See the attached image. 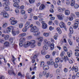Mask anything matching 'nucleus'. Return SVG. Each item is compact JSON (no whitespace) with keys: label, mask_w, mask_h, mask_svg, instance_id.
I'll list each match as a JSON object with an SVG mask.
<instances>
[{"label":"nucleus","mask_w":79,"mask_h":79,"mask_svg":"<svg viewBox=\"0 0 79 79\" xmlns=\"http://www.w3.org/2000/svg\"><path fill=\"white\" fill-rule=\"evenodd\" d=\"M49 76V77H50V78L52 77H53V75H52V74H50V73H48L46 74V78H48Z\"/></svg>","instance_id":"obj_16"},{"label":"nucleus","mask_w":79,"mask_h":79,"mask_svg":"<svg viewBox=\"0 0 79 79\" xmlns=\"http://www.w3.org/2000/svg\"><path fill=\"white\" fill-rule=\"evenodd\" d=\"M57 31L59 34H61V29H60V27H58L57 28Z\"/></svg>","instance_id":"obj_24"},{"label":"nucleus","mask_w":79,"mask_h":79,"mask_svg":"<svg viewBox=\"0 0 79 79\" xmlns=\"http://www.w3.org/2000/svg\"><path fill=\"white\" fill-rule=\"evenodd\" d=\"M35 40H31L29 42L30 45V47L31 48H33L35 47L36 45L35 44Z\"/></svg>","instance_id":"obj_2"},{"label":"nucleus","mask_w":79,"mask_h":79,"mask_svg":"<svg viewBox=\"0 0 79 79\" xmlns=\"http://www.w3.org/2000/svg\"><path fill=\"white\" fill-rule=\"evenodd\" d=\"M12 34L13 35H16V32L15 31H14V30H12Z\"/></svg>","instance_id":"obj_50"},{"label":"nucleus","mask_w":79,"mask_h":79,"mask_svg":"<svg viewBox=\"0 0 79 79\" xmlns=\"http://www.w3.org/2000/svg\"><path fill=\"white\" fill-rule=\"evenodd\" d=\"M0 42L1 43L3 44V43H4V42H5V40H4L3 39H2L0 40Z\"/></svg>","instance_id":"obj_61"},{"label":"nucleus","mask_w":79,"mask_h":79,"mask_svg":"<svg viewBox=\"0 0 79 79\" xmlns=\"http://www.w3.org/2000/svg\"><path fill=\"white\" fill-rule=\"evenodd\" d=\"M38 39L40 42H42L44 40V38L43 37H40L38 38Z\"/></svg>","instance_id":"obj_20"},{"label":"nucleus","mask_w":79,"mask_h":79,"mask_svg":"<svg viewBox=\"0 0 79 79\" xmlns=\"http://www.w3.org/2000/svg\"><path fill=\"white\" fill-rule=\"evenodd\" d=\"M7 26H8V24L6 23H4V24L3 25L2 27H7Z\"/></svg>","instance_id":"obj_40"},{"label":"nucleus","mask_w":79,"mask_h":79,"mask_svg":"<svg viewBox=\"0 0 79 79\" xmlns=\"http://www.w3.org/2000/svg\"><path fill=\"white\" fill-rule=\"evenodd\" d=\"M41 54L43 55H45L46 54V52L44 50L41 51Z\"/></svg>","instance_id":"obj_34"},{"label":"nucleus","mask_w":79,"mask_h":79,"mask_svg":"<svg viewBox=\"0 0 79 79\" xmlns=\"http://www.w3.org/2000/svg\"><path fill=\"white\" fill-rule=\"evenodd\" d=\"M5 10L6 11H9V10H10V7L6 5L5 6Z\"/></svg>","instance_id":"obj_29"},{"label":"nucleus","mask_w":79,"mask_h":79,"mask_svg":"<svg viewBox=\"0 0 79 79\" xmlns=\"http://www.w3.org/2000/svg\"><path fill=\"white\" fill-rule=\"evenodd\" d=\"M64 55V51H63L60 54V56H63Z\"/></svg>","instance_id":"obj_57"},{"label":"nucleus","mask_w":79,"mask_h":79,"mask_svg":"<svg viewBox=\"0 0 79 79\" xmlns=\"http://www.w3.org/2000/svg\"><path fill=\"white\" fill-rule=\"evenodd\" d=\"M4 47H10V43L9 42L6 41L4 43Z\"/></svg>","instance_id":"obj_12"},{"label":"nucleus","mask_w":79,"mask_h":79,"mask_svg":"<svg viewBox=\"0 0 79 79\" xmlns=\"http://www.w3.org/2000/svg\"><path fill=\"white\" fill-rule=\"evenodd\" d=\"M48 48V46L47 45H44L43 46V49L44 50H47Z\"/></svg>","instance_id":"obj_28"},{"label":"nucleus","mask_w":79,"mask_h":79,"mask_svg":"<svg viewBox=\"0 0 79 79\" xmlns=\"http://www.w3.org/2000/svg\"><path fill=\"white\" fill-rule=\"evenodd\" d=\"M69 31L71 34H73V29L72 27H70L69 28Z\"/></svg>","instance_id":"obj_27"},{"label":"nucleus","mask_w":79,"mask_h":79,"mask_svg":"<svg viewBox=\"0 0 79 79\" xmlns=\"http://www.w3.org/2000/svg\"><path fill=\"white\" fill-rule=\"evenodd\" d=\"M75 55L76 56H79V54L78 52H79V50L78 49H76L75 50Z\"/></svg>","instance_id":"obj_17"},{"label":"nucleus","mask_w":79,"mask_h":79,"mask_svg":"<svg viewBox=\"0 0 79 79\" xmlns=\"http://www.w3.org/2000/svg\"><path fill=\"white\" fill-rule=\"evenodd\" d=\"M60 58H59V57H57L55 59V62H56V63H58L59 62V61H60Z\"/></svg>","instance_id":"obj_37"},{"label":"nucleus","mask_w":79,"mask_h":79,"mask_svg":"<svg viewBox=\"0 0 79 79\" xmlns=\"http://www.w3.org/2000/svg\"><path fill=\"white\" fill-rule=\"evenodd\" d=\"M75 23L77 24H79V19H76L75 20Z\"/></svg>","instance_id":"obj_41"},{"label":"nucleus","mask_w":79,"mask_h":79,"mask_svg":"<svg viewBox=\"0 0 79 79\" xmlns=\"http://www.w3.org/2000/svg\"><path fill=\"white\" fill-rule=\"evenodd\" d=\"M21 13L22 15H24V14H25V10H21Z\"/></svg>","instance_id":"obj_55"},{"label":"nucleus","mask_w":79,"mask_h":79,"mask_svg":"<svg viewBox=\"0 0 79 79\" xmlns=\"http://www.w3.org/2000/svg\"><path fill=\"white\" fill-rule=\"evenodd\" d=\"M25 35H26V33H21L19 35V37L20 38H21V37H25Z\"/></svg>","instance_id":"obj_14"},{"label":"nucleus","mask_w":79,"mask_h":79,"mask_svg":"<svg viewBox=\"0 0 79 79\" xmlns=\"http://www.w3.org/2000/svg\"><path fill=\"white\" fill-rule=\"evenodd\" d=\"M14 3H19V0H13Z\"/></svg>","instance_id":"obj_56"},{"label":"nucleus","mask_w":79,"mask_h":79,"mask_svg":"<svg viewBox=\"0 0 79 79\" xmlns=\"http://www.w3.org/2000/svg\"><path fill=\"white\" fill-rule=\"evenodd\" d=\"M0 79H5V77L3 76H0Z\"/></svg>","instance_id":"obj_64"},{"label":"nucleus","mask_w":79,"mask_h":79,"mask_svg":"<svg viewBox=\"0 0 79 79\" xmlns=\"http://www.w3.org/2000/svg\"><path fill=\"white\" fill-rule=\"evenodd\" d=\"M1 15H3L4 18H9V15L4 11H2L1 12Z\"/></svg>","instance_id":"obj_5"},{"label":"nucleus","mask_w":79,"mask_h":79,"mask_svg":"<svg viewBox=\"0 0 79 79\" xmlns=\"http://www.w3.org/2000/svg\"><path fill=\"white\" fill-rule=\"evenodd\" d=\"M73 27L74 29H77L78 27V24L77 23H75Z\"/></svg>","instance_id":"obj_22"},{"label":"nucleus","mask_w":79,"mask_h":79,"mask_svg":"<svg viewBox=\"0 0 79 79\" xmlns=\"http://www.w3.org/2000/svg\"><path fill=\"white\" fill-rule=\"evenodd\" d=\"M72 69H78V67L77 66H76L75 67H73Z\"/></svg>","instance_id":"obj_59"},{"label":"nucleus","mask_w":79,"mask_h":79,"mask_svg":"<svg viewBox=\"0 0 79 79\" xmlns=\"http://www.w3.org/2000/svg\"><path fill=\"white\" fill-rule=\"evenodd\" d=\"M49 69V67L48 65H45L44 66V69Z\"/></svg>","instance_id":"obj_31"},{"label":"nucleus","mask_w":79,"mask_h":79,"mask_svg":"<svg viewBox=\"0 0 79 79\" xmlns=\"http://www.w3.org/2000/svg\"><path fill=\"white\" fill-rule=\"evenodd\" d=\"M75 4V0H72L71 1V3L70 4V5L72 6H73Z\"/></svg>","instance_id":"obj_21"},{"label":"nucleus","mask_w":79,"mask_h":79,"mask_svg":"<svg viewBox=\"0 0 79 79\" xmlns=\"http://www.w3.org/2000/svg\"><path fill=\"white\" fill-rule=\"evenodd\" d=\"M67 60L69 61L70 63H73V61L71 59H69L68 58H67Z\"/></svg>","instance_id":"obj_44"},{"label":"nucleus","mask_w":79,"mask_h":79,"mask_svg":"<svg viewBox=\"0 0 79 79\" xmlns=\"http://www.w3.org/2000/svg\"><path fill=\"white\" fill-rule=\"evenodd\" d=\"M32 39V36L31 35L28 36L27 37V39L29 40V39Z\"/></svg>","instance_id":"obj_62"},{"label":"nucleus","mask_w":79,"mask_h":79,"mask_svg":"<svg viewBox=\"0 0 79 79\" xmlns=\"http://www.w3.org/2000/svg\"><path fill=\"white\" fill-rule=\"evenodd\" d=\"M57 4L58 5H61V1L59 0L57 2Z\"/></svg>","instance_id":"obj_53"},{"label":"nucleus","mask_w":79,"mask_h":79,"mask_svg":"<svg viewBox=\"0 0 79 79\" xmlns=\"http://www.w3.org/2000/svg\"><path fill=\"white\" fill-rule=\"evenodd\" d=\"M18 76H21V77H23V75L21 74V73L20 72H18Z\"/></svg>","instance_id":"obj_42"},{"label":"nucleus","mask_w":79,"mask_h":79,"mask_svg":"<svg viewBox=\"0 0 79 79\" xmlns=\"http://www.w3.org/2000/svg\"><path fill=\"white\" fill-rule=\"evenodd\" d=\"M30 46L29 44V41H28L27 42H25L23 45V47L25 48H27Z\"/></svg>","instance_id":"obj_11"},{"label":"nucleus","mask_w":79,"mask_h":79,"mask_svg":"<svg viewBox=\"0 0 79 79\" xmlns=\"http://www.w3.org/2000/svg\"><path fill=\"white\" fill-rule=\"evenodd\" d=\"M28 13H32V9L31 8H29L27 10Z\"/></svg>","instance_id":"obj_33"},{"label":"nucleus","mask_w":79,"mask_h":79,"mask_svg":"<svg viewBox=\"0 0 79 79\" xmlns=\"http://www.w3.org/2000/svg\"><path fill=\"white\" fill-rule=\"evenodd\" d=\"M67 18H68V19H69V21H73V17H67Z\"/></svg>","instance_id":"obj_32"},{"label":"nucleus","mask_w":79,"mask_h":79,"mask_svg":"<svg viewBox=\"0 0 79 79\" xmlns=\"http://www.w3.org/2000/svg\"><path fill=\"white\" fill-rule=\"evenodd\" d=\"M19 6V5L18 3H15L14 4V7H18Z\"/></svg>","instance_id":"obj_23"},{"label":"nucleus","mask_w":79,"mask_h":79,"mask_svg":"<svg viewBox=\"0 0 79 79\" xmlns=\"http://www.w3.org/2000/svg\"><path fill=\"white\" fill-rule=\"evenodd\" d=\"M79 7V5H78L77 4H76L74 5V8H78V7Z\"/></svg>","instance_id":"obj_45"},{"label":"nucleus","mask_w":79,"mask_h":79,"mask_svg":"<svg viewBox=\"0 0 79 79\" xmlns=\"http://www.w3.org/2000/svg\"><path fill=\"white\" fill-rule=\"evenodd\" d=\"M15 13L17 15H18L19 13V10L18 9H16L15 10Z\"/></svg>","instance_id":"obj_46"},{"label":"nucleus","mask_w":79,"mask_h":79,"mask_svg":"<svg viewBox=\"0 0 79 79\" xmlns=\"http://www.w3.org/2000/svg\"><path fill=\"white\" fill-rule=\"evenodd\" d=\"M8 73L9 75L10 76L13 74L15 76H16V74H17V73H15L13 69H9L8 71Z\"/></svg>","instance_id":"obj_4"},{"label":"nucleus","mask_w":79,"mask_h":79,"mask_svg":"<svg viewBox=\"0 0 79 79\" xmlns=\"http://www.w3.org/2000/svg\"><path fill=\"white\" fill-rule=\"evenodd\" d=\"M6 2H5V5H10V1L9 0L6 1Z\"/></svg>","instance_id":"obj_36"},{"label":"nucleus","mask_w":79,"mask_h":79,"mask_svg":"<svg viewBox=\"0 0 79 79\" xmlns=\"http://www.w3.org/2000/svg\"><path fill=\"white\" fill-rule=\"evenodd\" d=\"M59 26L61 28H63V27L65 29V31H66V25L63 22H61L59 23Z\"/></svg>","instance_id":"obj_7"},{"label":"nucleus","mask_w":79,"mask_h":79,"mask_svg":"<svg viewBox=\"0 0 79 79\" xmlns=\"http://www.w3.org/2000/svg\"><path fill=\"white\" fill-rule=\"evenodd\" d=\"M65 15L68 16L70 15V11L69 10H66L65 11Z\"/></svg>","instance_id":"obj_15"},{"label":"nucleus","mask_w":79,"mask_h":79,"mask_svg":"<svg viewBox=\"0 0 79 79\" xmlns=\"http://www.w3.org/2000/svg\"><path fill=\"white\" fill-rule=\"evenodd\" d=\"M7 29L8 30H9V31H14V29H13V26H10L9 27H8Z\"/></svg>","instance_id":"obj_18"},{"label":"nucleus","mask_w":79,"mask_h":79,"mask_svg":"<svg viewBox=\"0 0 79 79\" xmlns=\"http://www.w3.org/2000/svg\"><path fill=\"white\" fill-rule=\"evenodd\" d=\"M19 41L20 42L19 45L20 47H23V43H24L26 41V38H21L19 39Z\"/></svg>","instance_id":"obj_3"},{"label":"nucleus","mask_w":79,"mask_h":79,"mask_svg":"<svg viewBox=\"0 0 79 79\" xmlns=\"http://www.w3.org/2000/svg\"><path fill=\"white\" fill-rule=\"evenodd\" d=\"M54 66L55 68H58V63H57V62H54Z\"/></svg>","instance_id":"obj_30"},{"label":"nucleus","mask_w":79,"mask_h":79,"mask_svg":"<svg viewBox=\"0 0 79 79\" xmlns=\"http://www.w3.org/2000/svg\"><path fill=\"white\" fill-rule=\"evenodd\" d=\"M63 49L65 52H68V49H67V48H66V46L64 47Z\"/></svg>","instance_id":"obj_49"},{"label":"nucleus","mask_w":79,"mask_h":79,"mask_svg":"<svg viewBox=\"0 0 79 79\" xmlns=\"http://www.w3.org/2000/svg\"><path fill=\"white\" fill-rule=\"evenodd\" d=\"M58 19L59 20H63V18H64V15L62 14H60L57 15H56Z\"/></svg>","instance_id":"obj_6"},{"label":"nucleus","mask_w":79,"mask_h":79,"mask_svg":"<svg viewBox=\"0 0 79 79\" xmlns=\"http://www.w3.org/2000/svg\"><path fill=\"white\" fill-rule=\"evenodd\" d=\"M17 21L14 20L11 21V24L12 25H15V24H16L17 23Z\"/></svg>","instance_id":"obj_19"},{"label":"nucleus","mask_w":79,"mask_h":79,"mask_svg":"<svg viewBox=\"0 0 79 79\" xmlns=\"http://www.w3.org/2000/svg\"><path fill=\"white\" fill-rule=\"evenodd\" d=\"M66 5H69L70 4V1L69 0H67L66 1Z\"/></svg>","instance_id":"obj_48"},{"label":"nucleus","mask_w":79,"mask_h":79,"mask_svg":"<svg viewBox=\"0 0 79 79\" xmlns=\"http://www.w3.org/2000/svg\"><path fill=\"white\" fill-rule=\"evenodd\" d=\"M68 41L70 45H72V44H73V43L72 42V41H71V40L69 39H68Z\"/></svg>","instance_id":"obj_43"},{"label":"nucleus","mask_w":79,"mask_h":79,"mask_svg":"<svg viewBox=\"0 0 79 79\" xmlns=\"http://www.w3.org/2000/svg\"><path fill=\"white\" fill-rule=\"evenodd\" d=\"M9 35H6V36H5V38H4V39H5V40H8V39H9Z\"/></svg>","instance_id":"obj_38"},{"label":"nucleus","mask_w":79,"mask_h":79,"mask_svg":"<svg viewBox=\"0 0 79 79\" xmlns=\"http://www.w3.org/2000/svg\"><path fill=\"white\" fill-rule=\"evenodd\" d=\"M44 22H42V27L43 29H45L47 28V24L46 23H44Z\"/></svg>","instance_id":"obj_8"},{"label":"nucleus","mask_w":79,"mask_h":79,"mask_svg":"<svg viewBox=\"0 0 79 79\" xmlns=\"http://www.w3.org/2000/svg\"><path fill=\"white\" fill-rule=\"evenodd\" d=\"M50 56L48 55L45 56V58H46L47 59L50 58Z\"/></svg>","instance_id":"obj_58"},{"label":"nucleus","mask_w":79,"mask_h":79,"mask_svg":"<svg viewBox=\"0 0 79 79\" xmlns=\"http://www.w3.org/2000/svg\"><path fill=\"white\" fill-rule=\"evenodd\" d=\"M47 64L48 65H53L54 64V61L52 59H51L50 60V61H48L47 62Z\"/></svg>","instance_id":"obj_9"},{"label":"nucleus","mask_w":79,"mask_h":79,"mask_svg":"<svg viewBox=\"0 0 79 79\" xmlns=\"http://www.w3.org/2000/svg\"><path fill=\"white\" fill-rule=\"evenodd\" d=\"M25 25L30 26V22H27L25 24Z\"/></svg>","instance_id":"obj_51"},{"label":"nucleus","mask_w":79,"mask_h":79,"mask_svg":"<svg viewBox=\"0 0 79 79\" xmlns=\"http://www.w3.org/2000/svg\"><path fill=\"white\" fill-rule=\"evenodd\" d=\"M29 2L30 3H34L35 2V0H29Z\"/></svg>","instance_id":"obj_47"},{"label":"nucleus","mask_w":79,"mask_h":79,"mask_svg":"<svg viewBox=\"0 0 79 79\" xmlns=\"http://www.w3.org/2000/svg\"><path fill=\"white\" fill-rule=\"evenodd\" d=\"M42 73L43 76H46V74H47V71H43Z\"/></svg>","instance_id":"obj_39"},{"label":"nucleus","mask_w":79,"mask_h":79,"mask_svg":"<svg viewBox=\"0 0 79 79\" xmlns=\"http://www.w3.org/2000/svg\"><path fill=\"white\" fill-rule=\"evenodd\" d=\"M31 32H33L34 35H40V31L36 26H34L32 27L30 30Z\"/></svg>","instance_id":"obj_1"},{"label":"nucleus","mask_w":79,"mask_h":79,"mask_svg":"<svg viewBox=\"0 0 79 79\" xmlns=\"http://www.w3.org/2000/svg\"><path fill=\"white\" fill-rule=\"evenodd\" d=\"M37 56H38V54H36L34 56L33 58H34V59L36 58L37 57Z\"/></svg>","instance_id":"obj_54"},{"label":"nucleus","mask_w":79,"mask_h":79,"mask_svg":"<svg viewBox=\"0 0 79 79\" xmlns=\"http://www.w3.org/2000/svg\"><path fill=\"white\" fill-rule=\"evenodd\" d=\"M43 35L44 36H45V37H48L49 36V33L47 32L44 33H43Z\"/></svg>","instance_id":"obj_25"},{"label":"nucleus","mask_w":79,"mask_h":79,"mask_svg":"<svg viewBox=\"0 0 79 79\" xmlns=\"http://www.w3.org/2000/svg\"><path fill=\"white\" fill-rule=\"evenodd\" d=\"M46 6L44 4H41L39 7V10H44V8H45Z\"/></svg>","instance_id":"obj_10"},{"label":"nucleus","mask_w":79,"mask_h":79,"mask_svg":"<svg viewBox=\"0 0 79 79\" xmlns=\"http://www.w3.org/2000/svg\"><path fill=\"white\" fill-rule=\"evenodd\" d=\"M58 11H59V12H60L61 13H63L64 10H65V9L64 8H62L60 7H58Z\"/></svg>","instance_id":"obj_13"},{"label":"nucleus","mask_w":79,"mask_h":79,"mask_svg":"<svg viewBox=\"0 0 79 79\" xmlns=\"http://www.w3.org/2000/svg\"><path fill=\"white\" fill-rule=\"evenodd\" d=\"M23 26V24L22 23H20L19 25V28H22Z\"/></svg>","instance_id":"obj_60"},{"label":"nucleus","mask_w":79,"mask_h":79,"mask_svg":"<svg viewBox=\"0 0 79 79\" xmlns=\"http://www.w3.org/2000/svg\"><path fill=\"white\" fill-rule=\"evenodd\" d=\"M76 16H77V17H78V18H79V12H76Z\"/></svg>","instance_id":"obj_63"},{"label":"nucleus","mask_w":79,"mask_h":79,"mask_svg":"<svg viewBox=\"0 0 79 79\" xmlns=\"http://www.w3.org/2000/svg\"><path fill=\"white\" fill-rule=\"evenodd\" d=\"M51 50H53V48H54V44L53 43H52L51 44Z\"/></svg>","instance_id":"obj_26"},{"label":"nucleus","mask_w":79,"mask_h":79,"mask_svg":"<svg viewBox=\"0 0 79 79\" xmlns=\"http://www.w3.org/2000/svg\"><path fill=\"white\" fill-rule=\"evenodd\" d=\"M44 64H45V63L44 61H42L41 62V64H40V66L41 67H43V66H44Z\"/></svg>","instance_id":"obj_35"},{"label":"nucleus","mask_w":79,"mask_h":79,"mask_svg":"<svg viewBox=\"0 0 79 79\" xmlns=\"http://www.w3.org/2000/svg\"><path fill=\"white\" fill-rule=\"evenodd\" d=\"M26 77L27 79H30V77L29 76V73H27L26 74Z\"/></svg>","instance_id":"obj_52"}]
</instances>
